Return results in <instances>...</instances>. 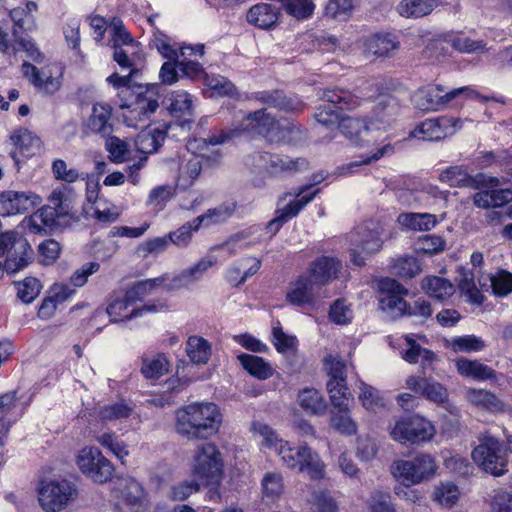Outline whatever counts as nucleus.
Masks as SVG:
<instances>
[{"label": "nucleus", "instance_id": "5701e85b", "mask_svg": "<svg viewBox=\"0 0 512 512\" xmlns=\"http://www.w3.org/2000/svg\"><path fill=\"white\" fill-rule=\"evenodd\" d=\"M22 72L38 91L46 95L54 94L62 86L60 77H52L46 71L39 70L28 62L23 63Z\"/></svg>", "mask_w": 512, "mask_h": 512}, {"label": "nucleus", "instance_id": "603ef678", "mask_svg": "<svg viewBox=\"0 0 512 512\" xmlns=\"http://www.w3.org/2000/svg\"><path fill=\"white\" fill-rule=\"evenodd\" d=\"M447 42L461 53H477L486 50V43L483 40H472L463 33L449 35Z\"/></svg>", "mask_w": 512, "mask_h": 512}, {"label": "nucleus", "instance_id": "4d7b16f0", "mask_svg": "<svg viewBox=\"0 0 512 512\" xmlns=\"http://www.w3.org/2000/svg\"><path fill=\"white\" fill-rule=\"evenodd\" d=\"M15 286L18 298L26 304L33 302L42 288L40 281L35 277H26L24 280L16 282Z\"/></svg>", "mask_w": 512, "mask_h": 512}, {"label": "nucleus", "instance_id": "de8ad7c7", "mask_svg": "<svg viewBox=\"0 0 512 512\" xmlns=\"http://www.w3.org/2000/svg\"><path fill=\"white\" fill-rule=\"evenodd\" d=\"M447 347L455 353H472L482 351L486 344L476 335L455 336L447 340Z\"/></svg>", "mask_w": 512, "mask_h": 512}, {"label": "nucleus", "instance_id": "9b49d317", "mask_svg": "<svg viewBox=\"0 0 512 512\" xmlns=\"http://www.w3.org/2000/svg\"><path fill=\"white\" fill-rule=\"evenodd\" d=\"M192 470L194 475L207 484H220L223 473L221 453L212 443H205L195 450Z\"/></svg>", "mask_w": 512, "mask_h": 512}, {"label": "nucleus", "instance_id": "79ce46f5", "mask_svg": "<svg viewBox=\"0 0 512 512\" xmlns=\"http://www.w3.org/2000/svg\"><path fill=\"white\" fill-rule=\"evenodd\" d=\"M186 353L195 364H206L211 356V345L200 336H190L186 343Z\"/></svg>", "mask_w": 512, "mask_h": 512}, {"label": "nucleus", "instance_id": "864d4df0", "mask_svg": "<svg viewBox=\"0 0 512 512\" xmlns=\"http://www.w3.org/2000/svg\"><path fill=\"white\" fill-rule=\"evenodd\" d=\"M133 408L125 402L108 404L99 409L98 418L102 423L128 418Z\"/></svg>", "mask_w": 512, "mask_h": 512}, {"label": "nucleus", "instance_id": "bf43d9fd", "mask_svg": "<svg viewBox=\"0 0 512 512\" xmlns=\"http://www.w3.org/2000/svg\"><path fill=\"white\" fill-rule=\"evenodd\" d=\"M445 240L437 235H425L419 237L415 243V251L417 254L434 255L445 249Z\"/></svg>", "mask_w": 512, "mask_h": 512}, {"label": "nucleus", "instance_id": "cd10ccee", "mask_svg": "<svg viewBox=\"0 0 512 512\" xmlns=\"http://www.w3.org/2000/svg\"><path fill=\"white\" fill-rule=\"evenodd\" d=\"M465 398L470 404L490 412L505 410L504 402L494 393L485 389L469 388L465 392Z\"/></svg>", "mask_w": 512, "mask_h": 512}, {"label": "nucleus", "instance_id": "f8f14e48", "mask_svg": "<svg viewBox=\"0 0 512 512\" xmlns=\"http://www.w3.org/2000/svg\"><path fill=\"white\" fill-rule=\"evenodd\" d=\"M77 465L83 474L100 484L111 480L114 472L112 463L97 447L82 448L77 455Z\"/></svg>", "mask_w": 512, "mask_h": 512}, {"label": "nucleus", "instance_id": "c03bdc74", "mask_svg": "<svg viewBox=\"0 0 512 512\" xmlns=\"http://www.w3.org/2000/svg\"><path fill=\"white\" fill-rule=\"evenodd\" d=\"M262 499L266 502L277 501L284 491V481L280 473L268 472L262 481Z\"/></svg>", "mask_w": 512, "mask_h": 512}, {"label": "nucleus", "instance_id": "49530a36", "mask_svg": "<svg viewBox=\"0 0 512 512\" xmlns=\"http://www.w3.org/2000/svg\"><path fill=\"white\" fill-rule=\"evenodd\" d=\"M439 180L451 187H474L475 180L461 166H452L443 170Z\"/></svg>", "mask_w": 512, "mask_h": 512}, {"label": "nucleus", "instance_id": "8fccbe9b", "mask_svg": "<svg viewBox=\"0 0 512 512\" xmlns=\"http://www.w3.org/2000/svg\"><path fill=\"white\" fill-rule=\"evenodd\" d=\"M327 390L335 409L349 407L352 398L348 391L346 380H328Z\"/></svg>", "mask_w": 512, "mask_h": 512}, {"label": "nucleus", "instance_id": "2eb2a0df", "mask_svg": "<svg viewBox=\"0 0 512 512\" xmlns=\"http://www.w3.org/2000/svg\"><path fill=\"white\" fill-rule=\"evenodd\" d=\"M145 502V490L136 479L129 477L120 481L114 505L117 512H143Z\"/></svg>", "mask_w": 512, "mask_h": 512}, {"label": "nucleus", "instance_id": "0eeeda50", "mask_svg": "<svg viewBox=\"0 0 512 512\" xmlns=\"http://www.w3.org/2000/svg\"><path fill=\"white\" fill-rule=\"evenodd\" d=\"M461 95L468 98L478 97V93L470 87H460L445 92L441 85H427L415 91L412 102L414 107L421 111H439Z\"/></svg>", "mask_w": 512, "mask_h": 512}, {"label": "nucleus", "instance_id": "ddd939ff", "mask_svg": "<svg viewBox=\"0 0 512 512\" xmlns=\"http://www.w3.org/2000/svg\"><path fill=\"white\" fill-rule=\"evenodd\" d=\"M352 261L355 265L364 264L365 257L362 254L369 255L378 252L383 244L381 232L373 223L359 226L351 236Z\"/></svg>", "mask_w": 512, "mask_h": 512}, {"label": "nucleus", "instance_id": "7c9ffc66", "mask_svg": "<svg viewBox=\"0 0 512 512\" xmlns=\"http://www.w3.org/2000/svg\"><path fill=\"white\" fill-rule=\"evenodd\" d=\"M401 227L411 231H429L438 223L434 214L430 213H401L397 218Z\"/></svg>", "mask_w": 512, "mask_h": 512}, {"label": "nucleus", "instance_id": "09e8293b", "mask_svg": "<svg viewBox=\"0 0 512 512\" xmlns=\"http://www.w3.org/2000/svg\"><path fill=\"white\" fill-rule=\"evenodd\" d=\"M391 273L403 278H414L421 272V266L418 260L413 256H401L393 260L391 266Z\"/></svg>", "mask_w": 512, "mask_h": 512}, {"label": "nucleus", "instance_id": "4468645a", "mask_svg": "<svg viewBox=\"0 0 512 512\" xmlns=\"http://www.w3.org/2000/svg\"><path fill=\"white\" fill-rule=\"evenodd\" d=\"M377 289L380 293V308L391 317L402 316L407 311V303L404 296L408 290L398 281L392 278H381L377 281Z\"/></svg>", "mask_w": 512, "mask_h": 512}, {"label": "nucleus", "instance_id": "b1692460", "mask_svg": "<svg viewBox=\"0 0 512 512\" xmlns=\"http://www.w3.org/2000/svg\"><path fill=\"white\" fill-rule=\"evenodd\" d=\"M399 46L397 37L391 33H376L364 40L365 53L375 57H390Z\"/></svg>", "mask_w": 512, "mask_h": 512}, {"label": "nucleus", "instance_id": "37998d69", "mask_svg": "<svg viewBox=\"0 0 512 512\" xmlns=\"http://www.w3.org/2000/svg\"><path fill=\"white\" fill-rule=\"evenodd\" d=\"M169 362L163 354L143 356L141 373L146 379H159L168 373Z\"/></svg>", "mask_w": 512, "mask_h": 512}, {"label": "nucleus", "instance_id": "0e129e2a", "mask_svg": "<svg viewBox=\"0 0 512 512\" xmlns=\"http://www.w3.org/2000/svg\"><path fill=\"white\" fill-rule=\"evenodd\" d=\"M206 86L217 96H232L236 91L235 85L222 75H205Z\"/></svg>", "mask_w": 512, "mask_h": 512}, {"label": "nucleus", "instance_id": "1a4fd4ad", "mask_svg": "<svg viewBox=\"0 0 512 512\" xmlns=\"http://www.w3.org/2000/svg\"><path fill=\"white\" fill-rule=\"evenodd\" d=\"M77 489L66 479L42 480L38 500L45 512H60L76 497Z\"/></svg>", "mask_w": 512, "mask_h": 512}, {"label": "nucleus", "instance_id": "c756f323", "mask_svg": "<svg viewBox=\"0 0 512 512\" xmlns=\"http://www.w3.org/2000/svg\"><path fill=\"white\" fill-rule=\"evenodd\" d=\"M259 113L260 111L258 110V135L263 136L271 143L284 141L290 132L289 128L281 125L269 114L263 113L260 116Z\"/></svg>", "mask_w": 512, "mask_h": 512}, {"label": "nucleus", "instance_id": "e2e57ef3", "mask_svg": "<svg viewBox=\"0 0 512 512\" xmlns=\"http://www.w3.org/2000/svg\"><path fill=\"white\" fill-rule=\"evenodd\" d=\"M96 441L104 448L110 450L116 457L123 460L128 455L125 444L114 432H105L95 436Z\"/></svg>", "mask_w": 512, "mask_h": 512}, {"label": "nucleus", "instance_id": "6e6552de", "mask_svg": "<svg viewBox=\"0 0 512 512\" xmlns=\"http://www.w3.org/2000/svg\"><path fill=\"white\" fill-rule=\"evenodd\" d=\"M435 433L434 425L420 415L401 417L390 427L391 438L400 444L428 442Z\"/></svg>", "mask_w": 512, "mask_h": 512}, {"label": "nucleus", "instance_id": "c9c22d12", "mask_svg": "<svg viewBox=\"0 0 512 512\" xmlns=\"http://www.w3.org/2000/svg\"><path fill=\"white\" fill-rule=\"evenodd\" d=\"M422 289L437 300L450 298L454 292V285L447 279L439 276H428L422 280Z\"/></svg>", "mask_w": 512, "mask_h": 512}, {"label": "nucleus", "instance_id": "393cba45", "mask_svg": "<svg viewBox=\"0 0 512 512\" xmlns=\"http://www.w3.org/2000/svg\"><path fill=\"white\" fill-rule=\"evenodd\" d=\"M340 268L341 263L335 258L322 256L313 262L307 277L316 287L322 286L336 278Z\"/></svg>", "mask_w": 512, "mask_h": 512}, {"label": "nucleus", "instance_id": "13d9d810", "mask_svg": "<svg viewBox=\"0 0 512 512\" xmlns=\"http://www.w3.org/2000/svg\"><path fill=\"white\" fill-rule=\"evenodd\" d=\"M162 283V279L154 278L139 281L126 291V300L128 302L141 301L145 296L149 295Z\"/></svg>", "mask_w": 512, "mask_h": 512}, {"label": "nucleus", "instance_id": "f3484780", "mask_svg": "<svg viewBox=\"0 0 512 512\" xmlns=\"http://www.w3.org/2000/svg\"><path fill=\"white\" fill-rule=\"evenodd\" d=\"M41 198L31 191H3L0 193V216L8 217L34 209Z\"/></svg>", "mask_w": 512, "mask_h": 512}, {"label": "nucleus", "instance_id": "c85d7f7f", "mask_svg": "<svg viewBox=\"0 0 512 512\" xmlns=\"http://www.w3.org/2000/svg\"><path fill=\"white\" fill-rule=\"evenodd\" d=\"M236 202L228 201L220 204L219 206L207 210L206 213L198 216L193 220L194 229L198 230L200 226H211L225 222L229 219L236 210Z\"/></svg>", "mask_w": 512, "mask_h": 512}, {"label": "nucleus", "instance_id": "3c124183", "mask_svg": "<svg viewBox=\"0 0 512 512\" xmlns=\"http://www.w3.org/2000/svg\"><path fill=\"white\" fill-rule=\"evenodd\" d=\"M460 496L458 487L452 482H441L435 486L433 491L434 501L441 507L451 508Z\"/></svg>", "mask_w": 512, "mask_h": 512}, {"label": "nucleus", "instance_id": "bb28decb", "mask_svg": "<svg viewBox=\"0 0 512 512\" xmlns=\"http://www.w3.org/2000/svg\"><path fill=\"white\" fill-rule=\"evenodd\" d=\"M258 166L271 174H277L284 171H297L306 166L305 160H290L276 154L264 153L258 157Z\"/></svg>", "mask_w": 512, "mask_h": 512}, {"label": "nucleus", "instance_id": "473e14b6", "mask_svg": "<svg viewBox=\"0 0 512 512\" xmlns=\"http://www.w3.org/2000/svg\"><path fill=\"white\" fill-rule=\"evenodd\" d=\"M438 6V0H401L396 10L405 18H420L430 14Z\"/></svg>", "mask_w": 512, "mask_h": 512}, {"label": "nucleus", "instance_id": "a18cd8bd", "mask_svg": "<svg viewBox=\"0 0 512 512\" xmlns=\"http://www.w3.org/2000/svg\"><path fill=\"white\" fill-rule=\"evenodd\" d=\"M261 100L267 103L270 107L279 108L286 111H298L303 107V103L292 97H287L280 91L274 92H263L261 96H258V101Z\"/></svg>", "mask_w": 512, "mask_h": 512}, {"label": "nucleus", "instance_id": "a878e982", "mask_svg": "<svg viewBox=\"0 0 512 512\" xmlns=\"http://www.w3.org/2000/svg\"><path fill=\"white\" fill-rule=\"evenodd\" d=\"M13 145L17 151L11 153L12 158L16 163L19 162L17 153L23 157H31L38 153L41 148V140L27 129H20L15 131L10 137Z\"/></svg>", "mask_w": 512, "mask_h": 512}, {"label": "nucleus", "instance_id": "680f3d73", "mask_svg": "<svg viewBox=\"0 0 512 512\" xmlns=\"http://www.w3.org/2000/svg\"><path fill=\"white\" fill-rule=\"evenodd\" d=\"M24 229L31 234H45L47 231L56 229V227L49 221L48 217L42 215V210L39 209L36 213L23 220Z\"/></svg>", "mask_w": 512, "mask_h": 512}, {"label": "nucleus", "instance_id": "2f4dec72", "mask_svg": "<svg viewBox=\"0 0 512 512\" xmlns=\"http://www.w3.org/2000/svg\"><path fill=\"white\" fill-rule=\"evenodd\" d=\"M316 286L307 276H301L287 292V300L296 306L312 303Z\"/></svg>", "mask_w": 512, "mask_h": 512}, {"label": "nucleus", "instance_id": "412c9836", "mask_svg": "<svg viewBox=\"0 0 512 512\" xmlns=\"http://www.w3.org/2000/svg\"><path fill=\"white\" fill-rule=\"evenodd\" d=\"M49 204L42 207V215L57 228L66 222L72 215L73 205L71 198L61 190H53L48 198Z\"/></svg>", "mask_w": 512, "mask_h": 512}, {"label": "nucleus", "instance_id": "ea45409f", "mask_svg": "<svg viewBox=\"0 0 512 512\" xmlns=\"http://www.w3.org/2000/svg\"><path fill=\"white\" fill-rule=\"evenodd\" d=\"M213 265L212 260L201 259L193 267L183 270L178 276L172 280L173 288L187 287L199 280L202 275Z\"/></svg>", "mask_w": 512, "mask_h": 512}, {"label": "nucleus", "instance_id": "423d86ee", "mask_svg": "<svg viewBox=\"0 0 512 512\" xmlns=\"http://www.w3.org/2000/svg\"><path fill=\"white\" fill-rule=\"evenodd\" d=\"M2 267L8 274H15L32 261L33 250L26 238L13 231L0 233V257L5 256Z\"/></svg>", "mask_w": 512, "mask_h": 512}, {"label": "nucleus", "instance_id": "a19ab883", "mask_svg": "<svg viewBox=\"0 0 512 512\" xmlns=\"http://www.w3.org/2000/svg\"><path fill=\"white\" fill-rule=\"evenodd\" d=\"M415 337L423 338L420 335H406L404 337L407 344V349L402 352V358L411 364L417 363L419 358H421L422 362L424 363L433 362L436 358V355L432 351L422 348L416 342Z\"/></svg>", "mask_w": 512, "mask_h": 512}, {"label": "nucleus", "instance_id": "72a5a7b5", "mask_svg": "<svg viewBox=\"0 0 512 512\" xmlns=\"http://www.w3.org/2000/svg\"><path fill=\"white\" fill-rule=\"evenodd\" d=\"M111 118V108L102 104L93 106L92 115L88 121L90 130L102 137L109 136L113 132V126L109 122Z\"/></svg>", "mask_w": 512, "mask_h": 512}, {"label": "nucleus", "instance_id": "e433bc0d", "mask_svg": "<svg viewBox=\"0 0 512 512\" xmlns=\"http://www.w3.org/2000/svg\"><path fill=\"white\" fill-rule=\"evenodd\" d=\"M456 369L460 375L476 380H487L495 376L494 371L487 365L466 358H460L456 361Z\"/></svg>", "mask_w": 512, "mask_h": 512}, {"label": "nucleus", "instance_id": "4be33fe9", "mask_svg": "<svg viewBox=\"0 0 512 512\" xmlns=\"http://www.w3.org/2000/svg\"><path fill=\"white\" fill-rule=\"evenodd\" d=\"M406 388L434 403H444L448 400L447 389L431 378L411 375L407 377Z\"/></svg>", "mask_w": 512, "mask_h": 512}, {"label": "nucleus", "instance_id": "4c0bfd02", "mask_svg": "<svg viewBox=\"0 0 512 512\" xmlns=\"http://www.w3.org/2000/svg\"><path fill=\"white\" fill-rule=\"evenodd\" d=\"M166 138V131L155 128L141 131L136 139V149L143 154H151L158 150Z\"/></svg>", "mask_w": 512, "mask_h": 512}, {"label": "nucleus", "instance_id": "aec40b11", "mask_svg": "<svg viewBox=\"0 0 512 512\" xmlns=\"http://www.w3.org/2000/svg\"><path fill=\"white\" fill-rule=\"evenodd\" d=\"M256 135V112H250L244 117L238 124L234 125L229 130H221L219 135L210 136L207 140H203V143H209L210 145H220L226 142L245 139L247 141H253Z\"/></svg>", "mask_w": 512, "mask_h": 512}, {"label": "nucleus", "instance_id": "774afa93", "mask_svg": "<svg viewBox=\"0 0 512 512\" xmlns=\"http://www.w3.org/2000/svg\"><path fill=\"white\" fill-rule=\"evenodd\" d=\"M109 26L112 30L111 44H117L120 46L125 45L130 48L137 46V43L126 30L123 21L120 18L114 17Z\"/></svg>", "mask_w": 512, "mask_h": 512}, {"label": "nucleus", "instance_id": "f03ea898", "mask_svg": "<svg viewBox=\"0 0 512 512\" xmlns=\"http://www.w3.org/2000/svg\"><path fill=\"white\" fill-rule=\"evenodd\" d=\"M221 414L214 403H195L176 411V432L187 439H207L217 433Z\"/></svg>", "mask_w": 512, "mask_h": 512}, {"label": "nucleus", "instance_id": "dca6fc26", "mask_svg": "<svg viewBox=\"0 0 512 512\" xmlns=\"http://www.w3.org/2000/svg\"><path fill=\"white\" fill-rule=\"evenodd\" d=\"M461 120L441 116L421 122L412 132L415 138L427 141H439L456 133L461 128Z\"/></svg>", "mask_w": 512, "mask_h": 512}, {"label": "nucleus", "instance_id": "9d476101", "mask_svg": "<svg viewBox=\"0 0 512 512\" xmlns=\"http://www.w3.org/2000/svg\"><path fill=\"white\" fill-rule=\"evenodd\" d=\"M280 458L287 468L305 472L311 479H321L325 474V464L307 445L291 447L289 443L285 449H280Z\"/></svg>", "mask_w": 512, "mask_h": 512}, {"label": "nucleus", "instance_id": "f704fd0d", "mask_svg": "<svg viewBox=\"0 0 512 512\" xmlns=\"http://www.w3.org/2000/svg\"><path fill=\"white\" fill-rule=\"evenodd\" d=\"M298 404L308 414L321 415L327 409L322 394L315 388H304L298 393Z\"/></svg>", "mask_w": 512, "mask_h": 512}, {"label": "nucleus", "instance_id": "052dcab7", "mask_svg": "<svg viewBox=\"0 0 512 512\" xmlns=\"http://www.w3.org/2000/svg\"><path fill=\"white\" fill-rule=\"evenodd\" d=\"M285 11L298 20L309 18L315 9L313 0H283Z\"/></svg>", "mask_w": 512, "mask_h": 512}, {"label": "nucleus", "instance_id": "7ed1b4c3", "mask_svg": "<svg viewBox=\"0 0 512 512\" xmlns=\"http://www.w3.org/2000/svg\"><path fill=\"white\" fill-rule=\"evenodd\" d=\"M338 128L341 133L356 147H373V149L369 151L362 160L363 164H370L394 153V147L390 143H386L381 146L377 145V140L373 136L374 131L368 118L345 116L341 118Z\"/></svg>", "mask_w": 512, "mask_h": 512}, {"label": "nucleus", "instance_id": "f257e3e1", "mask_svg": "<svg viewBox=\"0 0 512 512\" xmlns=\"http://www.w3.org/2000/svg\"><path fill=\"white\" fill-rule=\"evenodd\" d=\"M386 90L384 80H373L360 87L357 94L344 89H332L325 90L322 99L330 104L340 105V109L347 110L358 108L362 100L378 99L368 120L374 132H384L392 127L401 112L399 100L386 94Z\"/></svg>", "mask_w": 512, "mask_h": 512}, {"label": "nucleus", "instance_id": "58836bf2", "mask_svg": "<svg viewBox=\"0 0 512 512\" xmlns=\"http://www.w3.org/2000/svg\"><path fill=\"white\" fill-rule=\"evenodd\" d=\"M158 107V95L155 86H152L137 95L132 112L137 113L140 120H143L155 113Z\"/></svg>", "mask_w": 512, "mask_h": 512}, {"label": "nucleus", "instance_id": "a211bd4d", "mask_svg": "<svg viewBox=\"0 0 512 512\" xmlns=\"http://www.w3.org/2000/svg\"><path fill=\"white\" fill-rule=\"evenodd\" d=\"M10 17L14 22L12 35L14 41L18 44L19 49L27 52L28 57L34 61H38L41 57L40 51L35 47L34 43L23 36L24 31L31 30L34 26L33 16L26 14V9L22 7L14 8L10 11Z\"/></svg>", "mask_w": 512, "mask_h": 512}, {"label": "nucleus", "instance_id": "338daca9", "mask_svg": "<svg viewBox=\"0 0 512 512\" xmlns=\"http://www.w3.org/2000/svg\"><path fill=\"white\" fill-rule=\"evenodd\" d=\"M169 110L175 117L191 115L192 99L186 92L172 93L169 98Z\"/></svg>", "mask_w": 512, "mask_h": 512}, {"label": "nucleus", "instance_id": "5fc2aeb1", "mask_svg": "<svg viewBox=\"0 0 512 512\" xmlns=\"http://www.w3.org/2000/svg\"><path fill=\"white\" fill-rule=\"evenodd\" d=\"M331 412V426L342 434L352 435L357 431V424L352 420L349 407Z\"/></svg>", "mask_w": 512, "mask_h": 512}, {"label": "nucleus", "instance_id": "39448f33", "mask_svg": "<svg viewBox=\"0 0 512 512\" xmlns=\"http://www.w3.org/2000/svg\"><path fill=\"white\" fill-rule=\"evenodd\" d=\"M473 461L486 473L501 476L508 471V454L503 444L489 433L479 437L471 453Z\"/></svg>", "mask_w": 512, "mask_h": 512}, {"label": "nucleus", "instance_id": "69168bd1", "mask_svg": "<svg viewBox=\"0 0 512 512\" xmlns=\"http://www.w3.org/2000/svg\"><path fill=\"white\" fill-rule=\"evenodd\" d=\"M491 288L494 295L506 297L512 293V273L499 270L490 276Z\"/></svg>", "mask_w": 512, "mask_h": 512}, {"label": "nucleus", "instance_id": "6e6d98bb", "mask_svg": "<svg viewBox=\"0 0 512 512\" xmlns=\"http://www.w3.org/2000/svg\"><path fill=\"white\" fill-rule=\"evenodd\" d=\"M359 389L360 393L358 398L365 409L376 411L385 406V400L380 391L376 388L362 382Z\"/></svg>", "mask_w": 512, "mask_h": 512}, {"label": "nucleus", "instance_id": "6ab92c4d", "mask_svg": "<svg viewBox=\"0 0 512 512\" xmlns=\"http://www.w3.org/2000/svg\"><path fill=\"white\" fill-rule=\"evenodd\" d=\"M319 191V189H315L312 192L306 193L305 189H299L295 194L297 197L296 199L289 202L283 208L277 210V216L272 219L266 227L268 232L271 235L277 233L282 225L290 219L296 217L299 212L316 197Z\"/></svg>", "mask_w": 512, "mask_h": 512}, {"label": "nucleus", "instance_id": "20e7f679", "mask_svg": "<svg viewBox=\"0 0 512 512\" xmlns=\"http://www.w3.org/2000/svg\"><path fill=\"white\" fill-rule=\"evenodd\" d=\"M437 470L434 457L424 453L417 454L412 459L396 460L390 467L392 476L407 488L433 478Z\"/></svg>", "mask_w": 512, "mask_h": 512}]
</instances>
